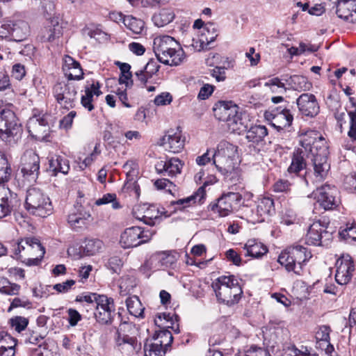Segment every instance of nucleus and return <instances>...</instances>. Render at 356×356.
<instances>
[{
	"label": "nucleus",
	"instance_id": "1",
	"mask_svg": "<svg viewBox=\"0 0 356 356\" xmlns=\"http://www.w3.org/2000/svg\"><path fill=\"white\" fill-rule=\"evenodd\" d=\"M153 50L159 62L170 66L180 65L184 58L180 44L170 35L156 36L153 41Z\"/></svg>",
	"mask_w": 356,
	"mask_h": 356
},
{
	"label": "nucleus",
	"instance_id": "2",
	"mask_svg": "<svg viewBox=\"0 0 356 356\" xmlns=\"http://www.w3.org/2000/svg\"><path fill=\"white\" fill-rule=\"evenodd\" d=\"M76 302H85L90 309H95L94 315L102 324L111 323L115 315V305L111 298L97 293H83L76 296Z\"/></svg>",
	"mask_w": 356,
	"mask_h": 356
},
{
	"label": "nucleus",
	"instance_id": "3",
	"mask_svg": "<svg viewBox=\"0 0 356 356\" xmlns=\"http://www.w3.org/2000/svg\"><path fill=\"white\" fill-rule=\"evenodd\" d=\"M284 153L292 156H328L330 154L327 140L316 131H307L297 148L292 152Z\"/></svg>",
	"mask_w": 356,
	"mask_h": 356
},
{
	"label": "nucleus",
	"instance_id": "4",
	"mask_svg": "<svg viewBox=\"0 0 356 356\" xmlns=\"http://www.w3.org/2000/svg\"><path fill=\"white\" fill-rule=\"evenodd\" d=\"M312 257L311 252L308 251L307 248L300 245H294L282 252L277 261L288 272H293L300 275L303 266Z\"/></svg>",
	"mask_w": 356,
	"mask_h": 356
},
{
	"label": "nucleus",
	"instance_id": "5",
	"mask_svg": "<svg viewBox=\"0 0 356 356\" xmlns=\"http://www.w3.org/2000/svg\"><path fill=\"white\" fill-rule=\"evenodd\" d=\"M212 287L219 302L231 306L237 303L243 293L237 279L234 275L220 276Z\"/></svg>",
	"mask_w": 356,
	"mask_h": 356
},
{
	"label": "nucleus",
	"instance_id": "6",
	"mask_svg": "<svg viewBox=\"0 0 356 356\" xmlns=\"http://www.w3.org/2000/svg\"><path fill=\"white\" fill-rule=\"evenodd\" d=\"M22 125L15 113L10 109L0 111V138L9 145H13L21 138Z\"/></svg>",
	"mask_w": 356,
	"mask_h": 356
},
{
	"label": "nucleus",
	"instance_id": "7",
	"mask_svg": "<svg viewBox=\"0 0 356 356\" xmlns=\"http://www.w3.org/2000/svg\"><path fill=\"white\" fill-rule=\"evenodd\" d=\"M25 207L31 213L42 218L51 213L53 209L49 197L37 188L28 189Z\"/></svg>",
	"mask_w": 356,
	"mask_h": 356
},
{
	"label": "nucleus",
	"instance_id": "8",
	"mask_svg": "<svg viewBox=\"0 0 356 356\" xmlns=\"http://www.w3.org/2000/svg\"><path fill=\"white\" fill-rule=\"evenodd\" d=\"M134 330L131 324L127 322L121 323L118 328L115 336V346L119 351L126 356H133L140 350V343H138L135 337L131 336L129 332Z\"/></svg>",
	"mask_w": 356,
	"mask_h": 356
},
{
	"label": "nucleus",
	"instance_id": "9",
	"mask_svg": "<svg viewBox=\"0 0 356 356\" xmlns=\"http://www.w3.org/2000/svg\"><path fill=\"white\" fill-rule=\"evenodd\" d=\"M77 92V86L71 82H57L52 88L56 102L67 110L75 106Z\"/></svg>",
	"mask_w": 356,
	"mask_h": 356
},
{
	"label": "nucleus",
	"instance_id": "10",
	"mask_svg": "<svg viewBox=\"0 0 356 356\" xmlns=\"http://www.w3.org/2000/svg\"><path fill=\"white\" fill-rule=\"evenodd\" d=\"M154 232L140 227H131L126 229L120 236V243L124 248L137 247L149 241Z\"/></svg>",
	"mask_w": 356,
	"mask_h": 356
},
{
	"label": "nucleus",
	"instance_id": "11",
	"mask_svg": "<svg viewBox=\"0 0 356 356\" xmlns=\"http://www.w3.org/2000/svg\"><path fill=\"white\" fill-rule=\"evenodd\" d=\"M266 119L278 131L291 127L293 121V115L290 109L277 106L265 113Z\"/></svg>",
	"mask_w": 356,
	"mask_h": 356
},
{
	"label": "nucleus",
	"instance_id": "12",
	"mask_svg": "<svg viewBox=\"0 0 356 356\" xmlns=\"http://www.w3.org/2000/svg\"><path fill=\"white\" fill-rule=\"evenodd\" d=\"M26 128L30 136L42 141H49V126L46 115L33 114L26 124Z\"/></svg>",
	"mask_w": 356,
	"mask_h": 356
},
{
	"label": "nucleus",
	"instance_id": "13",
	"mask_svg": "<svg viewBox=\"0 0 356 356\" xmlns=\"http://www.w3.org/2000/svg\"><path fill=\"white\" fill-rule=\"evenodd\" d=\"M39 157H29L20 167V172L17 175L19 187H24L37 179L39 174Z\"/></svg>",
	"mask_w": 356,
	"mask_h": 356
},
{
	"label": "nucleus",
	"instance_id": "14",
	"mask_svg": "<svg viewBox=\"0 0 356 356\" xmlns=\"http://www.w3.org/2000/svg\"><path fill=\"white\" fill-rule=\"evenodd\" d=\"M317 202L325 210H332L339 204V191L332 185L324 184L314 192Z\"/></svg>",
	"mask_w": 356,
	"mask_h": 356
},
{
	"label": "nucleus",
	"instance_id": "15",
	"mask_svg": "<svg viewBox=\"0 0 356 356\" xmlns=\"http://www.w3.org/2000/svg\"><path fill=\"white\" fill-rule=\"evenodd\" d=\"M26 250L22 255V261L27 266H38L44 257L45 250L38 239L26 238Z\"/></svg>",
	"mask_w": 356,
	"mask_h": 356
},
{
	"label": "nucleus",
	"instance_id": "16",
	"mask_svg": "<svg viewBox=\"0 0 356 356\" xmlns=\"http://www.w3.org/2000/svg\"><path fill=\"white\" fill-rule=\"evenodd\" d=\"M335 280L340 285L348 284L353 278L355 267L354 261L348 254L343 255L336 262Z\"/></svg>",
	"mask_w": 356,
	"mask_h": 356
},
{
	"label": "nucleus",
	"instance_id": "17",
	"mask_svg": "<svg viewBox=\"0 0 356 356\" xmlns=\"http://www.w3.org/2000/svg\"><path fill=\"white\" fill-rule=\"evenodd\" d=\"M241 200V195L238 193H228L222 195L217 203L211 204L209 208L211 211L218 213L221 217L231 214L234 206L237 205Z\"/></svg>",
	"mask_w": 356,
	"mask_h": 356
},
{
	"label": "nucleus",
	"instance_id": "18",
	"mask_svg": "<svg viewBox=\"0 0 356 356\" xmlns=\"http://www.w3.org/2000/svg\"><path fill=\"white\" fill-rule=\"evenodd\" d=\"M21 204L18 195L8 187L0 186V218H4L16 210Z\"/></svg>",
	"mask_w": 356,
	"mask_h": 356
},
{
	"label": "nucleus",
	"instance_id": "19",
	"mask_svg": "<svg viewBox=\"0 0 356 356\" xmlns=\"http://www.w3.org/2000/svg\"><path fill=\"white\" fill-rule=\"evenodd\" d=\"M299 113L309 118L316 117L320 112V106L316 97L312 93H302L296 102Z\"/></svg>",
	"mask_w": 356,
	"mask_h": 356
},
{
	"label": "nucleus",
	"instance_id": "20",
	"mask_svg": "<svg viewBox=\"0 0 356 356\" xmlns=\"http://www.w3.org/2000/svg\"><path fill=\"white\" fill-rule=\"evenodd\" d=\"M331 233L326 231L325 222L321 220L314 222L307 231L306 242L309 245H322L326 241H330Z\"/></svg>",
	"mask_w": 356,
	"mask_h": 356
},
{
	"label": "nucleus",
	"instance_id": "21",
	"mask_svg": "<svg viewBox=\"0 0 356 356\" xmlns=\"http://www.w3.org/2000/svg\"><path fill=\"white\" fill-rule=\"evenodd\" d=\"M185 138L182 137L179 127L177 130L170 129L163 136L159 144L170 153L178 154L184 147Z\"/></svg>",
	"mask_w": 356,
	"mask_h": 356
},
{
	"label": "nucleus",
	"instance_id": "22",
	"mask_svg": "<svg viewBox=\"0 0 356 356\" xmlns=\"http://www.w3.org/2000/svg\"><path fill=\"white\" fill-rule=\"evenodd\" d=\"M101 87L102 84L97 80L87 81L84 86V95L81 97V104L87 111L94 110L93 97L94 96L99 97L102 94Z\"/></svg>",
	"mask_w": 356,
	"mask_h": 356
},
{
	"label": "nucleus",
	"instance_id": "23",
	"mask_svg": "<svg viewBox=\"0 0 356 356\" xmlns=\"http://www.w3.org/2000/svg\"><path fill=\"white\" fill-rule=\"evenodd\" d=\"M62 70L68 81H80L84 78L81 64L70 56L67 55L63 58Z\"/></svg>",
	"mask_w": 356,
	"mask_h": 356
},
{
	"label": "nucleus",
	"instance_id": "24",
	"mask_svg": "<svg viewBox=\"0 0 356 356\" xmlns=\"http://www.w3.org/2000/svg\"><path fill=\"white\" fill-rule=\"evenodd\" d=\"M63 35V26L58 19H51L40 31V40L42 42H52Z\"/></svg>",
	"mask_w": 356,
	"mask_h": 356
},
{
	"label": "nucleus",
	"instance_id": "25",
	"mask_svg": "<svg viewBox=\"0 0 356 356\" xmlns=\"http://www.w3.org/2000/svg\"><path fill=\"white\" fill-rule=\"evenodd\" d=\"M238 107L232 101H218L213 107V115L219 121L226 122Z\"/></svg>",
	"mask_w": 356,
	"mask_h": 356
},
{
	"label": "nucleus",
	"instance_id": "26",
	"mask_svg": "<svg viewBox=\"0 0 356 356\" xmlns=\"http://www.w3.org/2000/svg\"><path fill=\"white\" fill-rule=\"evenodd\" d=\"M176 261L173 255L166 252H159L152 255L146 261L145 266L149 268H168L175 264Z\"/></svg>",
	"mask_w": 356,
	"mask_h": 356
},
{
	"label": "nucleus",
	"instance_id": "27",
	"mask_svg": "<svg viewBox=\"0 0 356 356\" xmlns=\"http://www.w3.org/2000/svg\"><path fill=\"white\" fill-rule=\"evenodd\" d=\"M182 163L178 157H170L169 160L162 161L155 166L158 173L167 172L170 176L180 173Z\"/></svg>",
	"mask_w": 356,
	"mask_h": 356
},
{
	"label": "nucleus",
	"instance_id": "28",
	"mask_svg": "<svg viewBox=\"0 0 356 356\" xmlns=\"http://www.w3.org/2000/svg\"><path fill=\"white\" fill-rule=\"evenodd\" d=\"M218 35V26L211 22L206 23L199 37L202 48L207 47L212 42L215 41Z\"/></svg>",
	"mask_w": 356,
	"mask_h": 356
},
{
	"label": "nucleus",
	"instance_id": "29",
	"mask_svg": "<svg viewBox=\"0 0 356 356\" xmlns=\"http://www.w3.org/2000/svg\"><path fill=\"white\" fill-rule=\"evenodd\" d=\"M353 12L356 13V0H337L336 14L339 18L348 21Z\"/></svg>",
	"mask_w": 356,
	"mask_h": 356
},
{
	"label": "nucleus",
	"instance_id": "30",
	"mask_svg": "<svg viewBox=\"0 0 356 356\" xmlns=\"http://www.w3.org/2000/svg\"><path fill=\"white\" fill-rule=\"evenodd\" d=\"M90 218L91 215L90 213L83 211L81 206H79L76 212L69 214L67 221L70 226L76 229L84 226Z\"/></svg>",
	"mask_w": 356,
	"mask_h": 356
},
{
	"label": "nucleus",
	"instance_id": "31",
	"mask_svg": "<svg viewBox=\"0 0 356 356\" xmlns=\"http://www.w3.org/2000/svg\"><path fill=\"white\" fill-rule=\"evenodd\" d=\"M226 123L229 131L232 133L240 135L248 129V125L243 120L241 113L238 112V109H236V113L226 121Z\"/></svg>",
	"mask_w": 356,
	"mask_h": 356
},
{
	"label": "nucleus",
	"instance_id": "32",
	"mask_svg": "<svg viewBox=\"0 0 356 356\" xmlns=\"http://www.w3.org/2000/svg\"><path fill=\"white\" fill-rule=\"evenodd\" d=\"M207 183L200 186L197 191L192 195L186 198L179 199L176 202H172V204L179 206V209H184L190 207L191 204L196 202L202 203V200L206 195L205 186Z\"/></svg>",
	"mask_w": 356,
	"mask_h": 356
},
{
	"label": "nucleus",
	"instance_id": "33",
	"mask_svg": "<svg viewBox=\"0 0 356 356\" xmlns=\"http://www.w3.org/2000/svg\"><path fill=\"white\" fill-rule=\"evenodd\" d=\"M245 256L259 258L268 252L267 248L254 239L248 240L244 245Z\"/></svg>",
	"mask_w": 356,
	"mask_h": 356
},
{
	"label": "nucleus",
	"instance_id": "34",
	"mask_svg": "<svg viewBox=\"0 0 356 356\" xmlns=\"http://www.w3.org/2000/svg\"><path fill=\"white\" fill-rule=\"evenodd\" d=\"M287 81L289 86L294 90L309 91L312 88V82L305 76L293 75Z\"/></svg>",
	"mask_w": 356,
	"mask_h": 356
},
{
	"label": "nucleus",
	"instance_id": "35",
	"mask_svg": "<svg viewBox=\"0 0 356 356\" xmlns=\"http://www.w3.org/2000/svg\"><path fill=\"white\" fill-rule=\"evenodd\" d=\"M257 213L261 217L259 221H264V216H272L275 213L274 201L270 197H263L259 202L257 207Z\"/></svg>",
	"mask_w": 356,
	"mask_h": 356
},
{
	"label": "nucleus",
	"instance_id": "36",
	"mask_svg": "<svg viewBox=\"0 0 356 356\" xmlns=\"http://www.w3.org/2000/svg\"><path fill=\"white\" fill-rule=\"evenodd\" d=\"M175 17V15L171 8H163L158 13H155L152 19L155 26L163 27L170 23Z\"/></svg>",
	"mask_w": 356,
	"mask_h": 356
},
{
	"label": "nucleus",
	"instance_id": "37",
	"mask_svg": "<svg viewBox=\"0 0 356 356\" xmlns=\"http://www.w3.org/2000/svg\"><path fill=\"white\" fill-rule=\"evenodd\" d=\"M123 23L133 34L142 35L145 31V22L131 15L124 16Z\"/></svg>",
	"mask_w": 356,
	"mask_h": 356
},
{
	"label": "nucleus",
	"instance_id": "38",
	"mask_svg": "<svg viewBox=\"0 0 356 356\" xmlns=\"http://www.w3.org/2000/svg\"><path fill=\"white\" fill-rule=\"evenodd\" d=\"M49 170L52 172L54 175L58 172L67 174L70 170V164L66 157H51L49 161Z\"/></svg>",
	"mask_w": 356,
	"mask_h": 356
},
{
	"label": "nucleus",
	"instance_id": "39",
	"mask_svg": "<svg viewBox=\"0 0 356 356\" xmlns=\"http://www.w3.org/2000/svg\"><path fill=\"white\" fill-rule=\"evenodd\" d=\"M268 134L267 129L263 125H253L248 130L246 138L249 142L258 143Z\"/></svg>",
	"mask_w": 356,
	"mask_h": 356
},
{
	"label": "nucleus",
	"instance_id": "40",
	"mask_svg": "<svg viewBox=\"0 0 356 356\" xmlns=\"http://www.w3.org/2000/svg\"><path fill=\"white\" fill-rule=\"evenodd\" d=\"M174 318L176 322H177L179 320V316L176 314L170 316V314L166 313L158 314L157 318L154 320V322L155 324L159 327H170L175 332L178 333L179 332V325L177 324L176 326H175Z\"/></svg>",
	"mask_w": 356,
	"mask_h": 356
},
{
	"label": "nucleus",
	"instance_id": "41",
	"mask_svg": "<svg viewBox=\"0 0 356 356\" xmlns=\"http://www.w3.org/2000/svg\"><path fill=\"white\" fill-rule=\"evenodd\" d=\"M127 310L130 314L135 317H143L145 308L138 296L129 297L126 300Z\"/></svg>",
	"mask_w": 356,
	"mask_h": 356
},
{
	"label": "nucleus",
	"instance_id": "42",
	"mask_svg": "<svg viewBox=\"0 0 356 356\" xmlns=\"http://www.w3.org/2000/svg\"><path fill=\"white\" fill-rule=\"evenodd\" d=\"M238 146L226 140H222L217 145L213 156H234L238 153Z\"/></svg>",
	"mask_w": 356,
	"mask_h": 356
},
{
	"label": "nucleus",
	"instance_id": "43",
	"mask_svg": "<svg viewBox=\"0 0 356 356\" xmlns=\"http://www.w3.org/2000/svg\"><path fill=\"white\" fill-rule=\"evenodd\" d=\"M313 164L315 173L321 178L325 177L330 168L327 157H314Z\"/></svg>",
	"mask_w": 356,
	"mask_h": 356
},
{
	"label": "nucleus",
	"instance_id": "44",
	"mask_svg": "<svg viewBox=\"0 0 356 356\" xmlns=\"http://www.w3.org/2000/svg\"><path fill=\"white\" fill-rule=\"evenodd\" d=\"M349 101L354 108V110L348 111L350 118V127L348 131V136L352 141L356 140V99L353 97H349Z\"/></svg>",
	"mask_w": 356,
	"mask_h": 356
},
{
	"label": "nucleus",
	"instance_id": "45",
	"mask_svg": "<svg viewBox=\"0 0 356 356\" xmlns=\"http://www.w3.org/2000/svg\"><path fill=\"white\" fill-rule=\"evenodd\" d=\"M83 243V251L87 255L97 254L103 247V242L97 238L86 239Z\"/></svg>",
	"mask_w": 356,
	"mask_h": 356
},
{
	"label": "nucleus",
	"instance_id": "46",
	"mask_svg": "<svg viewBox=\"0 0 356 356\" xmlns=\"http://www.w3.org/2000/svg\"><path fill=\"white\" fill-rule=\"evenodd\" d=\"M173 340L172 333L167 330L156 332L154 336V341L159 343L167 350L168 347L170 346Z\"/></svg>",
	"mask_w": 356,
	"mask_h": 356
},
{
	"label": "nucleus",
	"instance_id": "47",
	"mask_svg": "<svg viewBox=\"0 0 356 356\" xmlns=\"http://www.w3.org/2000/svg\"><path fill=\"white\" fill-rule=\"evenodd\" d=\"M144 350L145 356H164L166 352L161 343L154 341L150 343L147 341L145 344Z\"/></svg>",
	"mask_w": 356,
	"mask_h": 356
},
{
	"label": "nucleus",
	"instance_id": "48",
	"mask_svg": "<svg viewBox=\"0 0 356 356\" xmlns=\"http://www.w3.org/2000/svg\"><path fill=\"white\" fill-rule=\"evenodd\" d=\"M159 211L158 209L154 206H149L146 211H145V214L140 218L139 216H136L139 220H143V222L149 225H154L155 223V220L159 218Z\"/></svg>",
	"mask_w": 356,
	"mask_h": 356
},
{
	"label": "nucleus",
	"instance_id": "49",
	"mask_svg": "<svg viewBox=\"0 0 356 356\" xmlns=\"http://www.w3.org/2000/svg\"><path fill=\"white\" fill-rule=\"evenodd\" d=\"M12 173V168L7 157H0V184L8 181Z\"/></svg>",
	"mask_w": 356,
	"mask_h": 356
},
{
	"label": "nucleus",
	"instance_id": "50",
	"mask_svg": "<svg viewBox=\"0 0 356 356\" xmlns=\"http://www.w3.org/2000/svg\"><path fill=\"white\" fill-rule=\"evenodd\" d=\"M20 286L17 284L10 283L8 280L3 279L0 280V292L9 296L18 293Z\"/></svg>",
	"mask_w": 356,
	"mask_h": 356
},
{
	"label": "nucleus",
	"instance_id": "51",
	"mask_svg": "<svg viewBox=\"0 0 356 356\" xmlns=\"http://www.w3.org/2000/svg\"><path fill=\"white\" fill-rule=\"evenodd\" d=\"M112 203V207L115 209L120 207V204L116 200V195L115 193H106L97 200H96L95 204L97 206H101Z\"/></svg>",
	"mask_w": 356,
	"mask_h": 356
},
{
	"label": "nucleus",
	"instance_id": "52",
	"mask_svg": "<svg viewBox=\"0 0 356 356\" xmlns=\"http://www.w3.org/2000/svg\"><path fill=\"white\" fill-rule=\"evenodd\" d=\"M306 167V163L304 157H293L291 163L288 168L289 173L298 174L300 170Z\"/></svg>",
	"mask_w": 356,
	"mask_h": 356
},
{
	"label": "nucleus",
	"instance_id": "53",
	"mask_svg": "<svg viewBox=\"0 0 356 356\" xmlns=\"http://www.w3.org/2000/svg\"><path fill=\"white\" fill-rule=\"evenodd\" d=\"M28 324V318L23 316H15L10 319L11 326L18 332L25 330Z\"/></svg>",
	"mask_w": 356,
	"mask_h": 356
},
{
	"label": "nucleus",
	"instance_id": "54",
	"mask_svg": "<svg viewBox=\"0 0 356 356\" xmlns=\"http://www.w3.org/2000/svg\"><path fill=\"white\" fill-rule=\"evenodd\" d=\"M6 337H8L11 343L7 347L5 346L0 347V356H14L15 354L16 340L10 335H6Z\"/></svg>",
	"mask_w": 356,
	"mask_h": 356
},
{
	"label": "nucleus",
	"instance_id": "55",
	"mask_svg": "<svg viewBox=\"0 0 356 356\" xmlns=\"http://www.w3.org/2000/svg\"><path fill=\"white\" fill-rule=\"evenodd\" d=\"M331 328L328 325H321L316 332V339L317 341L329 342L330 341V334Z\"/></svg>",
	"mask_w": 356,
	"mask_h": 356
},
{
	"label": "nucleus",
	"instance_id": "56",
	"mask_svg": "<svg viewBox=\"0 0 356 356\" xmlns=\"http://www.w3.org/2000/svg\"><path fill=\"white\" fill-rule=\"evenodd\" d=\"M339 234L341 238L344 240L350 238L356 241V225H346V227L340 230Z\"/></svg>",
	"mask_w": 356,
	"mask_h": 356
},
{
	"label": "nucleus",
	"instance_id": "57",
	"mask_svg": "<svg viewBox=\"0 0 356 356\" xmlns=\"http://www.w3.org/2000/svg\"><path fill=\"white\" fill-rule=\"evenodd\" d=\"M76 115V112L74 111H70L68 114L65 115L59 122V127L61 129L68 130L72 128L74 118Z\"/></svg>",
	"mask_w": 356,
	"mask_h": 356
},
{
	"label": "nucleus",
	"instance_id": "58",
	"mask_svg": "<svg viewBox=\"0 0 356 356\" xmlns=\"http://www.w3.org/2000/svg\"><path fill=\"white\" fill-rule=\"evenodd\" d=\"M26 238L21 239L19 241L15 242L13 245V252L14 257L17 259H22L23 252L26 250Z\"/></svg>",
	"mask_w": 356,
	"mask_h": 356
},
{
	"label": "nucleus",
	"instance_id": "59",
	"mask_svg": "<svg viewBox=\"0 0 356 356\" xmlns=\"http://www.w3.org/2000/svg\"><path fill=\"white\" fill-rule=\"evenodd\" d=\"M216 87L213 85L205 83L200 89L197 98L201 100L207 99L213 92Z\"/></svg>",
	"mask_w": 356,
	"mask_h": 356
},
{
	"label": "nucleus",
	"instance_id": "60",
	"mask_svg": "<svg viewBox=\"0 0 356 356\" xmlns=\"http://www.w3.org/2000/svg\"><path fill=\"white\" fill-rule=\"evenodd\" d=\"M288 350L289 356H312L309 350L304 346H301L300 348L293 346L289 347Z\"/></svg>",
	"mask_w": 356,
	"mask_h": 356
},
{
	"label": "nucleus",
	"instance_id": "61",
	"mask_svg": "<svg viewBox=\"0 0 356 356\" xmlns=\"http://www.w3.org/2000/svg\"><path fill=\"white\" fill-rule=\"evenodd\" d=\"M6 90L13 92L8 74L4 70L0 71V92Z\"/></svg>",
	"mask_w": 356,
	"mask_h": 356
},
{
	"label": "nucleus",
	"instance_id": "62",
	"mask_svg": "<svg viewBox=\"0 0 356 356\" xmlns=\"http://www.w3.org/2000/svg\"><path fill=\"white\" fill-rule=\"evenodd\" d=\"M225 67L216 66L210 70V75L217 81H224L226 79Z\"/></svg>",
	"mask_w": 356,
	"mask_h": 356
},
{
	"label": "nucleus",
	"instance_id": "63",
	"mask_svg": "<svg viewBox=\"0 0 356 356\" xmlns=\"http://www.w3.org/2000/svg\"><path fill=\"white\" fill-rule=\"evenodd\" d=\"M145 71V69L143 68L135 72L136 81H138L140 83V85L142 87H145L149 79H152L153 76L152 74H149Z\"/></svg>",
	"mask_w": 356,
	"mask_h": 356
},
{
	"label": "nucleus",
	"instance_id": "64",
	"mask_svg": "<svg viewBox=\"0 0 356 356\" xmlns=\"http://www.w3.org/2000/svg\"><path fill=\"white\" fill-rule=\"evenodd\" d=\"M26 74L25 67L20 63L13 65L11 71V76L17 80H22Z\"/></svg>",
	"mask_w": 356,
	"mask_h": 356
}]
</instances>
